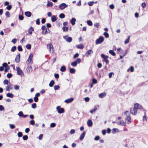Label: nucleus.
Segmentation results:
<instances>
[{"label": "nucleus", "instance_id": "nucleus-1", "mask_svg": "<svg viewBox=\"0 0 148 148\" xmlns=\"http://www.w3.org/2000/svg\"><path fill=\"white\" fill-rule=\"evenodd\" d=\"M101 57L103 59L102 61L105 62L106 64H109V61L108 60L109 57L108 56L102 53L101 55Z\"/></svg>", "mask_w": 148, "mask_h": 148}, {"label": "nucleus", "instance_id": "nucleus-2", "mask_svg": "<svg viewBox=\"0 0 148 148\" xmlns=\"http://www.w3.org/2000/svg\"><path fill=\"white\" fill-rule=\"evenodd\" d=\"M16 70L17 71V75L21 76L22 75H23L24 76V74L22 70L21 69L20 67H16Z\"/></svg>", "mask_w": 148, "mask_h": 148}, {"label": "nucleus", "instance_id": "nucleus-3", "mask_svg": "<svg viewBox=\"0 0 148 148\" xmlns=\"http://www.w3.org/2000/svg\"><path fill=\"white\" fill-rule=\"evenodd\" d=\"M56 109L58 112L60 114L63 113L64 112V108H61L60 106H57Z\"/></svg>", "mask_w": 148, "mask_h": 148}, {"label": "nucleus", "instance_id": "nucleus-4", "mask_svg": "<svg viewBox=\"0 0 148 148\" xmlns=\"http://www.w3.org/2000/svg\"><path fill=\"white\" fill-rule=\"evenodd\" d=\"M131 118L130 116V114H128L125 119V123H127V122L128 124H130L131 122Z\"/></svg>", "mask_w": 148, "mask_h": 148}, {"label": "nucleus", "instance_id": "nucleus-5", "mask_svg": "<svg viewBox=\"0 0 148 148\" xmlns=\"http://www.w3.org/2000/svg\"><path fill=\"white\" fill-rule=\"evenodd\" d=\"M104 40V38L103 37L101 36L99 38L97 39L96 41V43L98 44L101 43Z\"/></svg>", "mask_w": 148, "mask_h": 148}, {"label": "nucleus", "instance_id": "nucleus-6", "mask_svg": "<svg viewBox=\"0 0 148 148\" xmlns=\"http://www.w3.org/2000/svg\"><path fill=\"white\" fill-rule=\"evenodd\" d=\"M134 106V107L136 108L137 110V109L142 110L143 109L142 106L137 103H135Z\"/></svg>", "mask_w": 148, "mask_h": 148}, {"label": "nucleus", "instance_id": "nucleus-7", "mask_svg": "<svg viewBox=\"0 0 148 148\" xmlns=\"http://www.w3.org/2000/svg\"><path fill=\"white\" fill-rule=\"evenodd\" d=\"M63 38L68 42H71L72 40V38L71 37H69L68 35L64 36Z\"/></svg>", "mask_w": 148, "mask_h": 148}, {"label": "nucleus", "instance_id": "nucleus-8", "mask_svg": "<svg viewBox=\"0 0 148 148\" xmlns=\"http://www.w3.org/2000/svg\"><path fill=\"white\" fill-rule=\"evenodd\" d=\"M68 6V5L64 3H62L59 5V8L61 10H63Z\"/></svg>", "mask_w": 148, "mask_h": 148}, {"label": "nucleus", "instance_id": "nucleus-9", "mask_svg": "<svg viewBox=\"0 0 148 148\" xmlns=\"http://www.w3.org/2000/svg\"><path fill=\"white\" fill-rule=\"evenodd\" d=\"M33 56V54L32 53H31L29 56L28 60H27V61L29 63H32Z\"/></svg>", "mask_w": 148, "mask_h": 148}, {"label": "nucleus", "instance_id": "nucleus-10", "mask_svg": "<svg viewBox=\"0 0 148 148\" xmlns=\"http://www.w3.org/2000/svg\"><path fill=\"white\" fill-rule=\"evenodd\" d=\"M86 134V132L84 131L81 134L79 139L80 140H82L84 139Z\"/></svg>", "mask_w": 148, "mask_h": 148}, {"label": "nucleus", "instance_id": "nucleus-11", "mask_svg": "<svg viewBox=\"0 0 148 148\" xmlns=\"http://www.w3.org/2000/svg\"><path fill=\"white\" fill-rule=\"evenodd\" d=\"M20 54H18L16 57L15 61L16 63H19V62L20 60Z\"/></svg>", "mask_w": 148, "mask_h": 148}, {"label": "nucleus", "instance_id": "nucleus-12", "mask_svg": "<svg viewBox=\"0 0 148 148\" xmlns=\"http://www.w3.org/2000/svg\"><path fill=\"white\" fill-rule=\"evenodd\" d=\"M130 112L133 115H135L137 114V110L136 108H135L134 106V108L132 110V108H131Z\"/></svg>", "mask_w": 148, "mask_h": 148}, {"label": "nucleus", "instance_id": "nucleus-13", "mask_svg": "<svg viewBox=\"0 0 148 148\" xmlns=\"http://www.w3.org/2000/svg\"><path fill=\"white\" fill-rule=\"evenodd\" d=\"M116 123H117V125H121L122 126H125L126 125V124L124 121L123 120L117 121Z\"/></svg>", "mask_w": 148, "mask_h": 148}, {"label": "nucleus", "instance_id": "nucleus-14", "mask_svg": "<svg viewBox=\"0 0 148 148\" xmlns=\"http://www.w3.org/2000/svg\"><path fill=\"white\" fill-rule=\"evenodd\" d=\"M74 99L73 97H71L70 98L66 99L64 102L67 103H69L72 102L73 100Z\"/></svg>", "mask_w": 148, "mask_h": 148}, {"label": "nucleus", "instance_id": "nucleus-15", "mask_svg": "<svg viewBox=\"0 0 148 148\" xmlns=\"http://www.w3.org/2000/svg\"><path fill=\"white\" fill-rule=\"evenodd\" d=\"M93 53V51L91 49H89L85 53L86 56L88 57L89 55Z\"/></svg>", "mask_w": 148, "mask_h": 148}, {"label": "nucleus", "instance_id": "nucleus-16", "mask_svg": "<svg viewBox=\"0 0 148 148\" xmlns=\"http://www.w3.org/2000/svg\"><path fill=\"white\" fill-rule=\"evenodd\" d=\"M127 49L125 51L124 53H123V55H120L119 56V58L118 60L122 59L123 58V57L125 56L127 54Z\"/></svg>", "mask_w": 148, "mask_h": 148}, {"label": "nucleus", "instance_id": "nucleus-17", "mask_svg": "<svg viewBox=\"0 0 148 148\" xmlns=\"http://www.w3.org/2000/svg\"><path fill=\"white\" fill-rule=\"evenodd\" d=\"M87 124L89 127H91L93 125V123L90 119H88L87 122Z\"/></svg>", "mask_w": 148, "mask_h": 148}, {"label": "nucleus", "instance_id": "nucleus-18", "mask_svg": "<svg viewBox=\"0 0 148 148\" xmlns=\"http://www.w3.org/2000/svg\"><path fill=\"white\" fill-rule=\"evenodd\" d=\"M47 47L50 53H53L54 49L53 47Z\"/></svg>", "mask_w": 148, "mask_h": 148}, {"label": "nucleus", "instance_id": "nucleus-19", "mask_svg": "<svg viewBox=\"0 0 148 148\" xmlns=\"http://www.w3.org/2000/svg\"><path fill=\"white\" fill-rule=\"evenodd\" d=\"M11 85H8L5 88L6 90L8 91H9L10 90H12L13 89V88L11 87Z\"/></svg>", "mask_w": 148, "mask_h": 148}, {"label": "nucleus", "instance_id": "nucleus-20", "mask_svg": "<svg viewBox=\"0 0 148 148\" xmlns=\"http://www.w3.org/2000/svg\"><path fill=\"white\" fill-rule=\"evenodd\" d=\"M118 132H119V130L117 128H114L112 130V134H114Z\"/></svg>", "mask_w": 148, "mask_h": 148}, {"label": "nucleus", "instance_id": "nucleus-21", "mask_svg": "<svg viewBox=\"0 0 148 148\" xmlns=\"http://www.w3.org/2000/svg\"><path fill=\"white\" fill-rule=\"evenodd\" d=\"M106 94L105 92H103L99 94V98H102L105 97Z\"/></svg>", "mask_w": 148, "mask_h": 148}, {"label": "nucleus", "instance_id": "nucleus-22", "mask_svg": "<svg viewBox=\"0 0 148 148\" xmlns=\"http://www.w3.org/2000/svg\"><path fill=\"white\" fill-rule=\"evenodd\" d=\"M3 83L4 85H8L9 84L10 85H12L10 83V81L8 79H5L3 82Z\"/></svg>", "mask_w": 148, "mask_h": 148}, {"label": "nucleus", "instance_id": "nucleus-23", "mask_svg": "<svg viewBox=\"0 0 148 148\" xmlns=\"http://www.w3.org/2000/svg\"><path fill=\"white\" fill-rule=\"evenodd\" d=\"M109 53L113 56H115L116 55V53L113 50H110L109 51Z\"/></svg>", "mask_w": 148, "mask_h": 148}, {"label": "nucleus", "instance_id": "nucleus-24", "mask_svg": "<svg viewBox=\"0 0 148 148\" xmlns=\"http://www.w3.org/2000/svg\"><path fill=\"white\" fill-rule=\"evenodd\" d=\"M69 70L70 73L71 74H74L75 72V70L74 68H70Z\"/></svg>", "mask_w": 148, "mask_h": 148}, {"label": "nucleus", "instance_id": "nucleus-25", "mask_svg": "<svg viewBox=\"0 0 148 148\" xmlns=\"http://www.w3.org/2000/svg\"><path fill=\"white\" fill-rule=\"evenodd\" d=\"M76 19L75 18H73L70 21L72 25H74L75 24V22Z\"/></svg>", "mask_w": 148, "mask_h": 148}, {"label": "nucleus", "instance_id": "nucleus-26", "mask_svg": "<svg viewBox=\"0 0 148 148\" xmlns=\"http://www.w3.org/2000/svg\"><path fill=\"white\" fill-rule=\"evenodd\" d=\"M66 67L64 65H63L61 67L60 71L62 72H64L66 70Z\"/></svg>", "mask_w": 148, "mask_h": 148}, {"label": "nucleus", "instance_id": "nucleus-27", "mask_svg": "<svg viewBox=\"0 0 148 148\" xmlns=\"http://www.w3.org/2000/svg\"><path fill=\"white\" fill-rule=\"evenodd\" d=\"M6 95L7 97L12 98H13L14 96V95L12 93L9 92L7 93Z\"/></svg>", "mask_w": 148, "mask_h": 148}, {"label": "nucleus", "instance_id": "nucleus-28", "mask_svg": "<svg viewBox=\"0 0 148 148\" xmlns=\"http://www.w3.org/2000/svg\"><path fill=\"white\" fill-rule=\"evenodd\" d=\"M55 84V82H54V81L53 80H52L49 83V86L50 87H52Z\"/></svg>", "mask_w": 148, "mask_h": 148}, {"label": "nucleus", "instance_id": "nucleus-29", "mask_svg": "<svg viewBox=\"0 0 148 148\" xmlns=\"http://www.w3.org/2000/svg\"><path fill=\"white\" fill-rule=\"evenodd\" d=\"M97 109V107L96 106H95L94 107V108L90 110V112L91 113H93L94 112H95Z\"/></svg>", "mask_w": 148, "mask_h": 148}, {"label": "nucleus", "instance_id": "nucleus-30", "mask_svg": "<svg viewBox=\"0 0 148 148\" xmlns=\"http://www.w3.org/2000/svg\"><path fill=\"white\" fill-rule=\"evenodd\" d=\"M25 14L27 16L30 17L31 16V13L30 12H25Z\"/></svg>", "mask_w": 148, "mask_h": 148}, {"label": "nucleus", "instance_id": "nucleus-31", "mask_svg": "<svg viewBox=\"0 0 148 148\" xmlns=\"http://www.w3.org/2000/svg\"><path fill=\"white\" fill-rule=\"evenodd\" d=\"M75 61L76 62V63L77 64H79L81 62V60L79 58H77L75 60Z\"/></svg>", "mask_w": 148, "mask_h": 148}, {"label": "nucleus", "instance_id": "nucleus-32", "mask_svg": "<svg viewBox=\"0 0 148 148\" xmlns=\"http://www.w3.org/2000/svg\"><path fill=\"white\" fill-rule=\"evenodd\" d=\"M51 20L52 22H54L56 20V18L55 16H53L51 18Z\"/></svg>", "mask_w": 148, "mask_h": 148}, {"label": "nucleus", "instance_id": "nucleus-33", "mask_svg": "<svg viewBox=\"0 0 148 148\" xmlns=\"http://www.w3.org/2000/svg\"><path fill=\"white\" fill-rule=\"evenodd\" d=\"M34 30V28L32 27H31L28 30V33L30 34H32V32Z\"/></svg>", "mask_w": 148, "mask_h": 148}, {"label": "nucleus", "instance_id": "nucleus-34", "mask_svg": "<svg viewBox=\"0 0 148 148\" xmlns=\"http://www.w3.org/2000/svg\"><path fill=\"white\" fill-rule=\"evenodd\" d=\"M62 29L64 32H67L68 30L69 27H63Z\"/></svg>", "mask_w": 148, "mask_h": 148}, {"label": "nucleus", "instance_id": "nucleus-35", "mask_svg": "<svg viewBox=\"0 0 148 148\" xmlns=\"http://www.w3.org/2000/svg\"><path fill=\"white\" fill-rule=\"evenodd\" d=\"M53 3L49 1L47 2V7L50 6L52 7L53 5Z\"/></svg>", "mask_w": 148, "mask_h": 148}, {"label": "nucleus", "instance_id": "nucleus-36", "mask_svg": "<svg viewBox=\"0 0 148 148\" xmlns=\"http://www.w3.org/2000/svg\"><path fill=\"white\" fill-rule=\"evenodd\" d=\"M48 31L49 32V29H47L46 30H43L42 32V34H47L48 33Z\"/></svg>", "mask_w": 148, "mask_h": 148}, {"label": "nucleus", "instance_id": "nucleus-37", "mask_svg": "<svg viewBox=\"0 0 148 148\" xmlns=\"http://www.w3.org/2000/svg\"><path fill=\"white\" fill-rule=\"evenodd\" d=\"M32 69V67L30 66H29L27 67V71L28 72V71H29V73L31 72L32 71L31 69Z\"/></svg>", "mask_w": 148, "mask_h": 148}, {"label": "nucleus", "instance_id": "nucleus-38", "mask_svg": "<svg viewBox=\"0 0 148 148\" xmlns=\"http://www.w3.org/2000/svg\"><path fill=\"white\" fill-rule=\"evenodd\" d=\"M71 65L73 67H75L77 65V64L76 63V62H75V61L73 62H72L71 63Z\"/></svg>", "mask_w": 148, "mask_h": 148}, {"label": "nucleus", "instance_id": "nucleus-39", "mask_svg": "<svg viewBox=\"0 0 148 148\" xmlns=\"http://www.w3.org/2000/svg\"><path fill=\"white\" fill-rule=\"evenodd\" d=\"M28 139V136L27 135H24L23 136V139L24 140H26Z\"/></svg>", "mask_w": 148, "mask_h": 148}, {"label": "nucleus", "instance_id": "nucleus-40", "mask_svg": "<svg viewBox=\"0 0 148 148\" xmlns=\"http://www.w3.org/2000/svg\"><path fill=\"white\" fill-rule=\"evenodd\" d=\"M60 88V87L58 85H55L54 86V88L55 90H58Z\"/></svg>", "mask_w": 148, "mask_h": 148}, {"label": "nucleus", "instance_id": "nucleus-41", "mask_svg": "<svg viewBox=\"0 0 148 148\" xmlns=\"http://www.w3.org/2000/svg\"><path fill=\"white\" fill-rule=\"evenodd\" d=\"M37 105L36 103H34L32 105L31 107L33 109H35L36 108Z\"/></svg>", "mask_w": 148, "mask_h": 148}, {"label": "nucleus", "instance_id": "nucleus-42", "mask_svg": "<svg viewBox=\"0 0 148 148\" xmlns=\"http://www.w3.org/2000/svg\"><path fill=\"white\" fill-rule=\"evenodd\" d=\"M23 114L22 111H20L18 114V115L20 117H22Z\"/></svg>", "mask_w": 148, "mask_h": 148}, {"label": "nucleus", "instance_id": "nucleus-43", "mask_svg": "<svg viewBox=\"0 0 148 148\" xmlns=\"http://www.w3.org/2000/svg\"><path fill=\"white\" fill-rule=\"evenodd\" d=\"M75 131L74 129H72L70 131V133L71 134H73L75 133Z\"/></svg>", "mask_w": 148, "mask_h": 148}, {"label": "nucleus", "instance_id": "nucleus-44", "mask_svg": "<svg viewBox=\"0 0 148 148\" xmlns=\"http://www.w3.org/2000/svg\"><path fill=\"white\" fill-rule=\"evenodd\" d=\"M10 69V67L9 66H8L7 67L5 68L4 69V72L7 73L8 72L9 70Z\"/></svg>", "mask_w": 148, "mask_h": 148}, {"label": "nucleus", "instance_id": "nucleus-45", "mask_svg": "<svg viewBox=\"0 0 148 148\" xmlns=\"http://www.w3.org/2000/svg\"><path fill=\"white\" fill-rule=\"evenodd\" d=\"M20 88V86L19 85H14V89L16 90H19Z\"/></svg>", "mask_w": 148, "mask_h": 148}, {"label": "nucleus", "instance_id": "nucleus-46", "mask_svg": "<svg viewBox=\"0 0 148 148\" xmlns=\"http://www.w3.org/2000/svg\"><path fill=\"white\" fill-rule=\"evenodd\" d=\"M97 83V80L95 78H93L92 79V84H95Z\"/></svg>", "mask_w": 148, "mask_h": 148}, {"label": "nucleus", "instance_id": "nucleus-47", "mask_svg": "<svg viewBox=\"0 0 148 148\" xmlns=\"http://www.w3.org/2000/svg\"><path fill=\"white\" fill-rule=\"evenodd\" d=\"M79 55V53H76L75 54H74L73 56V58L74 59H75L77 58Z\"/></svg>", "mask_w": 148, "mask_h": 148}, {"label": "nucleus", "instance_id": "nucleus-48", "mask_svg": "<svg viewBox=\"0 0 148 148\" xmlns=\"http://www.w3.org/2000/svg\"><path fill=\"white\" fill-rule=\"evenodd\" d=\"M12 76V74L10 73H8L7 75V77L9 78H10Z\"/></svg>", "mask_w": 148, "mask_h": 148}, {"label": "nucleus", "instance_id": "nucleus-49", "mask_svg": "<svg viewBox=\"0 0 148 148\" xmlns=\"http://www.w3.org/2000/svg\"><path fill=\"white\" fill-rule=\"evenodd\" d=\"M9 125L10 126V127L11 129H14L15 127V126L14 124H10Z\"/></svg>", "mask_w": 148, "mask_h": 148}, {"label": "nucleus", "instance_id": "nucleus-50", "mask_svg": "<svg viewBox=\"0 0 148 148\" xmlns=\"http://www.w3.org/2000/svg\"><path fill=\"white\" fill-rule=\"evenodd\" d=\"M56 125L55 123H52L50 124V127L52 128L56 126Z\"/></svg>", "mask_w": 148, "mask_h": 148}, {"label": "nucleus", "instance_id": "nucleus-51", "mask_svg": "<svg viewBox=\"0 0 148 148\" xmlns=\"http://www.w3.org/2000/svg\"><path fill=\"white\" fill-rule=\"evenodd\" d=\"M35 121L34 120H31L29 122V123L32 125H34L35 124Z\"/></svg>", "mask_w": 148, "mask_h": 148}, {"label": "nucleus", "instance_id": "nucleus-52", "mask_svg": "<svg viewBox=\"0 0 148 148\" xmlns=\"http://www.w3.org/2000/svg\"><path fill=\"white\" fill-rule=\"evenodd\" d=\"M88 24L89 26H92V23L90 20H88L87 21Z\"/></svg>", "mask_w": 148, "mask_h": 148}, {"label": "nucleus", "instance_id": "nucleus-53", "mask_svg": "<svg viewBox=\"0 0 148 148\" xmlns=\"http://www.w3.org/2000/svg\"><path fill=\"white\" fill-rule=\"evenodd\" d=\"M129 69H130V72H133L134 71V67L132 66H131L129 68Z\"/></svg>", "mask_w": 148, "mask_h": 148}, {"label": "nucleus", "instance_id": "nucleus-54", "mask_svg": "<svg viewBox=\"0 0 148 148\" xmlns=\"http://www.w3.org/2000/svg\"><path fill=\"white\" fill-rule=\"evenodd\" d=\"M18 137H21L23 136V134L21 132H19L17 134Z\"/></svg>", "mask_w": 148, "mask_h": 148}, {"label": "nucleus", "instance_id": "nucleus-55", "mask_svg": "<svg viewBox=\"0 0 148 148\" xmlns=\"http://www.w3.org/2000/svg\"><path fill=\"white\" fill-rule=\"evenodd\" d=\"M90 100V99L88 97H86L84 98V100L86 102H88Z\"/></svg>", "mask_w": 148, "mask_h": 148}, {"label": "nucleus", "instance_id": "nucleus-56", "mask_svg": "<svg viewBox=\"0 0 148 148\" xmlns=\"http://www.w3.org/2000/svg\"><path fill=\"white\" fill-rule=\"evenodd\" d=\"M100 137L99 136H96L94 138V140H95L97 141L99 140Z\"/></svg>", "mask_w": 148, "mask_h": 148}, {"label": "nucleus", "instance_id": "nucleus-57", "mask_svg": "<svg viewBox=\"0 0 148 148\" xmlns=\"http://www.w3.org/2000/svg\"><path fill=\"white\" fill-rule=\"evenodd\" d=\"M65 16V15L63 13H61L59 15V17L61 18H64Z\"/></svg>", "mask_w": 148, "mask_h": 148}, {"label": "nucleus", "instance_id": "nucleus-58", "mask_svg": "<svg viewBox=\"0 0 148 148\" xmlns=\"http://www.w3.org/2000/svg\"><path fill=\"white\" fill-rule=\"evenodd\" d=\"M8 66H9L7 63L6 62H4L2 64V66L3 67H7Z\"/></svg>", "mask_w": 148, "mask_h": 148}, {"label": "nucleus", "instance_id": "nucleus-59", "mask_svg": "<svg viewBox=\"0 0 148 148\" xmlns=\"http://www.w3.org/2000/svg\"><path fill=\"white\" fill-rule=\"evenodd\" d=\"M5 109L4 107L2 105H0V111H2L4 110Z\"/></svg>", "mask_w": 148, "mask_h": 148}, {"label": "nucleus", "instance_id": "nucleus-60", "mask_svg": "<svg viewBox=\"0 0 148 148\" xmlns=\"http://www.w3.org/2000/svg\"><path fill=\"white\" fill-rule=\"evenodd\" d=\"M5 15L7 17H9L10 16V14L8 11H7L5 12Z\"/></svg>", "mask_w": 148, "mask_h": 148}, {"label": "nucleus", "instance_id": "nucleus-61", "mask_svg": "<svg viewBox=\"0 0 148 148\" xmlns=\"http://www.w3.org/2000/svg\"><path fill=\"white\" fill-rule=\"evenodd\" d=\"M34 101L35 102H37L38 101V98L37 97H34Z\"/></svg>", "mask_w": 148, "mask_h": 148}, {"label": "nucleus", "instance_id": "nucleus-62", "mask_svg": "<svg viewBox=\"0 0 148 148\" xmlns=\"http://www.w3.org/2000/svg\"><path fill=\"white\" fill-rule=\"evenodd\" d=\"M103 35H104V36H105L107 38L109 37V35L108 34V33L106 32H105L103 33Z\"/></svg>", "mask_w": 148, "mask_h": 148}, {"label": "nucleus", "instance_id": "nucleus-63", "mask_svg": "<svg viewBox=\"0 0 148 148\" xmlns=\"http://www.w3.org/2000/svg\"><path fill=\"white\" fill-rule=\"evenodd\" d=\"M16 49V47H12L11 49V51L13 52H14Z\"/></svg>", "mask_w": 148, "mask_h": 148}, {"label": "nucleus", "instance_id": "nucleus-64", "mask_svg": "<svg viewBox=\"0 0 148 148\" xmlns=\"http://www.w3.org/2000/svg\"><path fill=\"white\" fill-rule=\"evenodd\" d=\"M54 77L56 79H58L59 77V74L58 73H55L54 74Z\"/></svg>", "mask_w": 148, "mask_h": 148}]
</instances>
